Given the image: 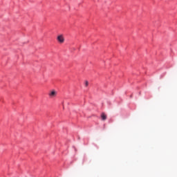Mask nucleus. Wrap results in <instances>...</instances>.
Wrapping results in <instances>:
<instances>
[{"label":"nucleus","mask_w":177,"mask_h":177,"mask_svg":"<svg viewBox=\"0 0 177 177\" xmlns=\"http://www.w3.org/2000/svg\"><path fill=\"white\" fill-rule=\"evenodd\" d=\"M57 40L59 44H64V36L63 35H59L57 37Z\"/></svg>","instance_id":"obj_1"},{"label":"nucleus","mask_w":177,"mask_h":177,"mask_svg":"<svg viewBox=\"0 0 177 177\" xmlns=\"http://www.w3.org/2000/svg\"><path fill=\"white\" fill-rule=\"evenodd\" d=\"M57 92H56V91H55V90H53V91H51L49 93H48V96L50 97H56V96H57Z\"/></svg>","instance_id":"obj_2"},{"label":"nucleus","mask_w":177,"mask_h":177,"mask_svg":"<svg viewBox=\"0 0 177 177\" xmlns=\"http://www.w3.org/2000/svg\"><path fill=\"white\" fill-rule=\"evenodd\" d=\"M101 118L102 121H106V120H107V115H106L104 113H102Z\"/></svg>","instance_id":"obj_3"},{"label":"nucleus","mask_w":177,"mask_h":177,"mask_svg":"<svg viewBox=\"0 0 177 177\" xmlns=\"http://www.w3.org/2000/svg\"><path fill=\"white\" fill-rule=\"evenodd\" d=\"M89 85V82L88 81H85V86H88Z\"/></svg>","instance_id":"obj_4"}]
</instances>
